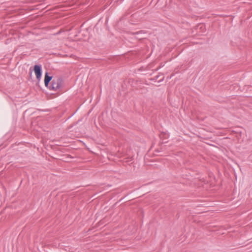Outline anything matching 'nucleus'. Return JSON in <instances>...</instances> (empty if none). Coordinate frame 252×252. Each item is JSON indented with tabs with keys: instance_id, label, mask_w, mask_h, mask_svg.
I'll list each match as a JSON object with an SVG mask.
<instances>
[{
	"instance_id": "1",
	"label": "nucleus",
	"mask_w": 252,
	"mask_h": 252,
	"mask_svg": "<svg viewBox=\"0 0 252 252\" xmlns=\"http://www.w3.org/2000/svg\"><path fill=\"white\" fill-rule=\"evenodd\" d=\"M63 83V79L61 78H54L51 82V85L47 87L49 90L57 91L60 89Z\"/></svg>"
},
{
	"instance_id": "2",
	"label": "nucleus",
	"mask_w": 252,
	"mask_h": 252,
	"mask_svg": "<svg viewBox=\"0 0 252 252\" xmlns=\"http://www.w3.org/2000/svg\"><path fill=\"white\" fill-rule=\"evenodd\" d=\"M34 70L37 79L39 80L42 75V68L40 65L35 64L34 66Z\"/></svg>"
},
{
	"instance_id": "3",
	"label": "nucleus",
	"mask_w": 252,
	"mask_h": 252,
	"mask_svg": "<svg viewBox=\"0 0 252 252\" xmlns=\"http://www.w3.org/2000/svg\"><path fill=\"white\" fill-rule=\"evenodd\" d=\"M208 177L209 178V180L207 181V184H209L211 187L215 186L216 184V179L214 174L211 172L208 173Z\"/></svg>"
},
{
	"instance_id": "4",
	"label": "nucleus",
	"mask_w": 252,
	"mask_h": 252,
	"mask_svg": "<svg viewBox=\"0 0 252 252\" xmlns=\"http://www.w3.org/2000/svg\"><path fill=\"white\" fill-rule=\"evenodd\" d=\"M53 78L52 76H49L48 74V73L46 72L45 74V78H44V83L45 86L46 87H48L49 82L51 81Z\"/></svg>"
},
{
	"instance_id": "5",
	"label": "nucleus",
	"mask_w": 252,
	"mask_h": 252,
	"mask_svg": "<svg viewBox=\"0 0 252 252\" xmlns=\"http://www.w3.org/2000/svg\"><path fill=\"white\" fill-rule=\"evenodd\" d=\"M142 33H146V32H144V31H138V32H132V34L133 35H138L139 34H141Z\"/></svg>"
},
{
	"instance_id": "6",
	"label": "nucleus",
	"mask_w": 252,
	"mask_h": 252,
	"mask_svg": "<svg viewBox=\"0 0 252 252\" xmlns=\"http://www.w3.org/2000/svg\"><path fill=\"white\" fill-rule=\"evenodd\" d=\"M135 37H136V38H137V39H142V38H144L143 37H139V36H135Z\"/></svg>"
},
{
	"instance_id": "7",
	"label": "nucleus",
	"mask_w": 252,
	"mask_h": 252,
	"mask_svg": "<svg viewBox=\"0 0 252 252\" xmlns=\"http://www.w3.org/2000/svg\"><path fill=\"white\" fill-rule=\"evenodd\" d=\"M30 75H32V71H30Z\"/></svg>"
}]
</instances>
